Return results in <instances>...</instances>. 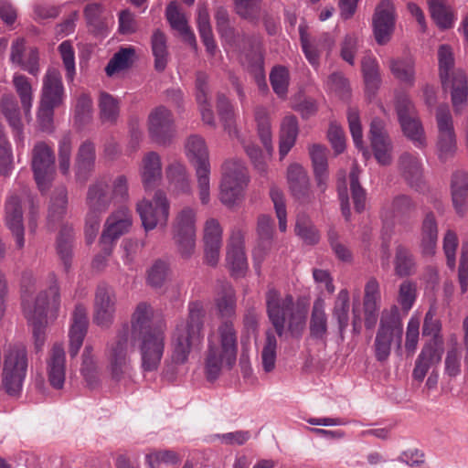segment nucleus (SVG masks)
<instances>
[{
  "label": "nucleus",
  "instance_id": "6e6d98bb",
  "mask_svg": "<svg viewBox=\"0 0 468 468\" xmlns=\"http://www.w3.org/2000/svg\"><path fill=\"white\" fill-rule=\"evenodd\" d=\"M153 55L154 57V68L158 71L165 69L168 61L166 37L159 29L154 31L151 38Z\"/></svg>",
  "mask_w": 468,
  "mask_h": 468
},
{
  "label": "nucleus",
  "instance_id": "864d4df0",
  "mask_svg": "<svg viewBox=\"0 0 468 468\" xmlns=\"http://www.w3.org/2000/svg\"><path fill=\"white\" fill-rule=\"evenodd\" d=\"M349 292L346 289H342L335 301L333 308V317L336 320L339 332L342 334L349 324Z\"/></svg>",
  "mask_w": 468,
  "mask_h": 468
},
{
  "label": "nucleus",
  "instance_id": "09e8293b",
  "mask_svg": "<svg viewBox=\"0 0 468 468\" xmlns=\"http://www.w3.org/2000/svg\"><path fill=\"white\" fill-rule=\"evenodd\" d=\"M73 229L70 226H63L59 230L57 239V252L62 261L65 271H69L72 260Z\"/></svg>",
  "mask_w": 468,
  "mask_h": 468
},
{
  "label": "nucleus",
  "instance_id": "a878e982",
  "mask_svg": "<svg viewBox=\"0 0 468 468\" xmlns=\"http://www.w3.org/2000/svg\"><path fill=\"white\" fill-rule=\"evenodd\" d=\"M96 149L90 141H85L78 148L74 170L76 180L85 183L95 169Z\"/></svg>",
  "mask_w": 468,
  "mask_h": 468
},
{
  "label": "nucleus",
  "instance_id": "cd10ccee",
  "mask_svg": "<svg viewBox=\"0 0 468 468\" xmlns=\"http://www.w3.org/2000/svg\"><path fill=\"white\" fill-rule=\"evenodd\" d=\"M287 180L292 196L301 203L311 201L309 177L299 164H292L287 169Z\"/></svg>",
  "mask_w": 468,
  "mask_h": 468
},
{
  "label": "nucleus",
  "instance_id": "9d476101",
  "mask_svg": "<svg viewBox=\"0 0 468 468\" xmlns=\"http://www.w3.org/2000/svg\"><path fill=\"white\" fill-rule=\"evenodd\" d=\"M136 211L145 231L165 228L170 215V202L165 192L157 190L152 200L144 198L136 205Z\"/></svg>",
  "mask_w": 468,
  "mask_h": 468
},
{
  "label": "nucleus",
  "instance_id": "2eb2a0df",
  "mask_svg": "<svg viewBox=\"0 0 468 468\" xmlns=\"http://www.w3.org/2000/svg\"><path fill=\"white\" fill-rule=\"evenodd\" d=\"M438 128L437 149L441 159H447L456 151L453 120L447 105H440L435 113Z\"/></svg>",
  "mask_w": 468,
  "mask_h": 468
},
{
  "label": "nucleus",
  "instance_id": "6ab92c4d",
  "mask_svg": "<svg viewBox=\"0 0 468 468\" xmlns=\"http://www.w3.org/2000/svg\"><path fill=\"white\" fill-rule=\"evenodd\" d=\"M396 25L395 8L390 2H381L376 7L372 28L376 42L378 45L388 44L394 33Z\"/></svg>",
  "mask_w": 468,
  "mask_h": 468
},
{
  "label": "nucleus",
  "instance_id": "4d7b16f0",
  "mask_svg": "<svg viewBox=\"0 0 468 468\" xmlns=\"http://www.w3.org/2000/svg\"><path fill=\"white\" fill-rule=\"evenodd\" d=\"M430 12L436 25L441 29L453 27L456 16L452 9L445 2H429Z\"/></svg>",
  "mask_w": 468,
  "mask_h": 468
},
{
  "label": "nucleus",
  "instance_id": "49530a36",
  "mask_svg": "<svg viewBox=\"0 0 468 468\" xmlns=\"http://www.w3.org/2000/svg\"><path fill=\"white\" fill-rule=\"evenodd\" d=\"M68 208V190L65 186L56 187L50 198L48 220L49 223H57L62 220Z\"/></svg>",
  "mask_w": 468,
  "mask_h": 468
},
{
  "label": "nucleus",
  "instance_id": "c85d7f7f",
  "mask_svg": "<svg viewBox=\"0 0 468 468\" xmlns=\"http://www.w3.org/2000/svg\"><path fill=\"white\" fill-rule=\"evenodd\" d=\"M111 201L112 199L108 196L107 182L102 179L95 181L89 186L87 191V214L101 217L108 209Z\"/></svg>",
  "mask_w": 468,
  "mask_h": 468
},
{
  "label": "nucleus",
  "instance_id": "5fc2aeb1",
  "mask_svg": "<svg viewBox=\"0 0 468 468\" xmlns=\"http://www.w3.org/2000/svg\"><path fill=\"white\" fill-rule=\"evenodd\" d=\"M389 69L395 78L409 85H413L415 80V63L411 58L390 59Z\"/></svg>",
  "mask_w": 468,
  "mask_h": 468
},
{
  "label": "nucleus",
  "instance_id": "7ed1b4c3",
  "mask_svg": "<svg viewBox=\"0 0 468 468\" xmlns=\"http://www.w3.org/2000/svg\"><path fill=\"white\" fill-rule=\"evenodd\" d=\"M218 344L208 336L204 371L208 381L218 379L224 368L235 365L238 353L237 333L232 322L225 321L218 328Z\"/></svg>",
  "mask_w": 468,
  "mask_h": 468
},
{
  "label": "nucleus",
  "instance_id": "e2e57ef3",
  "mask_svg": "<svg viewBox=\"0 0 468 468\" xmlns=\"http://www.w3.org/2000/svg\"><path fill=\"white\" fill-rule=\"evenodd\" d=\"M217 107L218 115L224 122L225 130L229 133V136L241 140L239 133L234 123L232 106L224 95L218 96Z\"/></svg>",
  "mask_w": 468,
  "mask_h": 468
},
{
  "label": "nucleus",
  "instance_id": "20e7f679",
  "mask_svg": "<svg viewBox=\"0 0 468 468\" xmlns=\"http://www.w3.org/2000/svg\"><path fill=\"white\" fill-rule=\"evenodd\" d=\"M204 310L201 303H189L188 317L180 321L172 338V361L183 365L187 362L189 355L202 346Z\"/></svg>",
  "mask_w": 468,
  "mask_h": 468
},
{
  "label": "nucleus",
  "instance_id": "37998d69",
  "mask_svg": "<svg viewBox=\"0 0 468 468\" xmlns=\"http://www.w3.org/2000/svg\"><path fill=\"white\" fill-rule=\"evenodd\" d=\"M196 98L198 103L202 121L206 124L214 127L216 124L215 117L210 104L207 101L208 85L207 76L205 73H197L196 79Z\"/></svg>",
  "mask_w": 468,
  "mask_h": 468
},
{
  "label": "nucleus",
  "instance_id": "39448f33",
  "mask_svg": "<svg viewBox=\"0 0 468 468\" xmlns=\"http://www.w3.org/2000/svg\"><path fill=\"white\" fill-rule=\"evenodd\" d=\"M130 328L123 324L118 330L116 336L108 342L105 348L107 369L112 379L120 381L129 377L133 369L131 354L132 346L129 344Z\"/></svg>",
  "mask_w": 468,
  "mask_h": 468
},
{
  "label": "nucleus",
  "instance_id": "338daca9",
  "mask_svg": "<svg viewBox=\"0 0 468 468\" xmlns=\"http://www.w3.org/2000/svg\"><path fill=\"white\" fill-rule=\"evenodd\" d=\"M416 210V204L406 195L395 197L390 205L391 216L398 220L410 218Z\"/></svg>",
  "mask_w": 468,
  "mask_h": 468
},
{
  "label": "nucleus",
  "instance_id": "4c0bfd02",
  "mask_svg": "<svg viewBox=\"0 0 468 468\" xmlns=\"http://www.w3.org/2000/svg\"><path fill=\"white\" fill-rule=\"evenodd\" d=\"M169 188L176 195L191 194L192 187L186 167L179 162L171 163L165 170Z\"/></svg>",
  "mask_w": 468,
  "mask_h": 468
},
{
  "label": "nucleus",
  "instance_id": "680f3d73",
  "mask_svg": "<svg viewBox=\"0 0 468 468\" xmlns=\"http://www.w3.org/2000/svg\"><path fill=\"white\" fill-rule=\"evenodd\" d=\"M135 50L133 48H121L109 61L105 68L108 76H112L116 72L129 68L133 63Z\"/></svg>",
  "mask_w": 468,
  "mask_h": 468
},
{
  "label": "nucleus",
  "instance_id": "4be33fe9",
  "mask_svg": "<svg viewBox=\"0 0 468 468\" xmlns=\"http://www.w3.org/2000/svg\"><path fill=\"white\" fill-rule=\"evenodd\" d=\"M369 137L374 155L380 165L391 163V142L387 134L385 123L380 119H373L370 123Z\"/></svg>",
  "mask_w": 468,
  "mask_h": 468
},
{
  "label": "nucleus",
  "instance_id": "bb28decb",
  "mask_svg": "<svg viewBox=\"0 0 468 468\" xmlns=\"http://www.w3.org/2000/svg\"><path fill=\"white\" fill-rule=\"evenodd\" d=\"M47 373L52 388L56 389L63 388L66 378V355L60 344L54 345L51 349L47 361Z\"/></svg>",
  "mask_w": 468,
  "mask_h": 468
},
{
  "label": "nucleus",
  "instance_id": "aec40b11",
  "mask_svg": "<svg viewBox=\"0 0 468 468\" xmlns=\"http://www.w3.org/2000/svg\"><path fill=\"white\" fill-rule=\"evenodd\" d=\"M150 136L159 144H165L175 135V122L172 112L164 106H158L148 116Z\"/></svg>",
  "mask_w": 468,
  "mask_h": 468
},
{
  "label": "nucleus",
  "instance_id": "f3484780",
  "mask_svg": "<svg viewBox=\"0 0 468 468\" xmlns=\"http://www.w3.org/2000/svg\"><path fill=\"white\" fill-rule=\"evenodd\" d=\"M141 341V367L144 372L155 371L161 362L165 350V335L163 332H154L138 337Z\"/></svg>",
  "mask_w": 468,
  "mask_h": 468
},
{
  "label": "nucleus",
  "instance_id": "8fccbe9b",
  "mask_svg": "<svg viewBox=\"0 0 468 468\" xmlns=\"http://www.w3.org/2000/svg\"><path fill=\"white\" fill-rule=\"evenodd\" d=\"M100 118L102 122L113 124L120 115V100L113 95L101 91L99 97Z\"/></svg>",
  "mask_w": 468,
  "mask_h": 468
},
{
  "label": "nucleus",
  "instance_id": "774afa93",
  "mask_svg": "<svg viewBox=\"0 0 468 468\" xmlns=\"http://www.w3.org/2000/svg\"><path fill=\"white\" fill-rule=\"evenodd\" d=\"M170 269L167 262L155 261L147 271V283L154 288H161L169 279Z\"/></svg>",
  "mask_w": 468,
  "mask_h": 468
},
{
  "label": "nucleus",
  "instance_id": "f8f14e48",
  "mask_svg": "<svg viewBox=\"0 0 468 468\" xmlns=\"http://www.w3.org/2000/svg\"><path fill=\"white\" fill-rule=\"evenodd\" d=\"M197 209L185 207L179 210L174 219V239L183 257H190L196 248Z\"/></svg>",
  "mask_w": 468,
  "mask_h": 468
},
{
  "label": "nucleus",
  "instance_id": "a211bd4d",
  "mask_svg": "<svg viewBox=\"0 0 468 468\" xmlns=\"http://www.w3.org/2000/svg\"><path fill=\"white\" fill-rule=\"evenodd\" d=\"M132 222L131 211L124 205L109 216L101 237V243L107 254L111 252L110 245L129 230Z\"/></svg>",
  "mask_w": 468,
  "mask_h": 468
},
{
  "label": "nucleus",
  "instance_id": "423d86ee",
  "mask_svg": "<svg viewBox=\"0 0 468 468\" xmlns=\"http://www.w3.org/2000/svg\"><path fill=\"white\" fill-rule=\"evenodd\" d=\"M403 323L397 306L382 312L379 328L375 339V354L378 361H385L390 355L391 343L401 348Z\"/></svg>",
  "mask_w": 468,
  "mask_h": 468
},
{
  "label": "nucleus",
  "instance_id": "e433bc0d",
  "mask_svg": "<svg viewBox=\"0 0 468 468\" xmlns=\"http://www.w3.org/2000/svg\"><path fill=\"white\" fill-rule=\"evenodd\" d=\"M299 133V125L295 116L286 115L282 122L279 135V154L284 158L295 144Z\"/></svg>",
  "mask_w": 468,
  "mask_h": 468
},
{
  "label": "nucleus",
  "instance_id": "ddd939ff",
  "mask_svg": "<svg viewBox=\"0 0 468 468\" xmlns=\"http://www.w3.org/2000/svg\"><path fill=\"white\" fill-rule=\"evenodd\" d=\"M55 154L51 146L37 142L31 152V165L38 189L47 191L55 176Z\"/></svg>",
  "mask_w": 468,
  "mask_h": 468
},
{
  "label": "nucleus",
  "instance_id": "72a5a7b5",
  "mask_svg": "<svg viewBox=\"0 0 468 468\" xmlns=\"http://www.w3.org/2000/svg\"><path fill=\"white\" fill-rule=\"evenodd\" d=\"M301 45L306 59L314 67H317L320 61L321 54L325 50H330L334 45V40L327 33L321 35L310 42L304 33L301 30Z\"/></svg>",
  "mask_w": 468,
  "mask_h": 468
},
{
  "label": "nucleus",
  "instance_id": "f03ea898",
  "mask_svg": "<svg viewBox=\"0 0 468 468\" xmlns=\"http://www.w3.org/2000/svg\"><path fill=\"white\" fill-rule=\"evenodd\" d=\"M50 285L48 291L40 292L33 304L23 301L25 316L32 326L35 347L40 351L46 340L45 329L48 317L55 320L60 306L59 288L54 273L48 275Z\"/></svg>",
  "mask_w": 468,
  "mask_h": 468
},
{
  "label": "nucleus",
  "instance_id": "13d9d810",
  "mask_svg": "<svg viewBox=\"0 0 468 468\" xmlns=\"http://www.w3.org/2000/svg\"><path fill=\"white\" fill-rule=\"evenodd\" d=\"M438 61L441 85L445 87L450 79L452 78V74L456 72L453 71L454 58L452 49L449 45L443 44L439 47Z\"/></svg>",
  "mask_w": 468,
  "mask_h": 468
},
{
  "label": "nucleus",
  "instance_id": "58836bf2",
  "mask_svg": "<svg viewBox=\"0 0 468 468\" xmlns=\"http://www.w3.org/2000/svg\"><path fill=\"white\" fill-rule=\"evenodd\" d=\"M441 359V352L435 345L429 344L423 346L415 362V367L412 372L414 379L422 381L433 366L438 364Z\"/></svg>",
  "mask_w": 468,
  "mask_h": 468
},
{
  "label": "nucleus",
  "instance_id": "bf43d9fd",
  "mask_svg": "<svg viewBox=\"0 0 468 468\" xmlns=\"http://www.w3.org/2000/svg\"><path fill=\"white\" fill-rule=\"evenodd\" d=\"M13 84L16 93L19 96L25 115L27 118L30 116V110L33 103V92L31 84L26 76L18 73L14 75Z\"/></svg>",
  "mask_w": 468,
  "mask_h": 468
},
{
  "label": "nucleus",
  "instance_id": "c9c22d12",
  "mask_svg": "<svg viewBox=\"0 0 468 468\" xmlns=\"http://www.w3.org/2000/svg\"><path fill=\"white\" fill-rule=\"evenodd\" d=\"M399 169L411 187L420 189L422 184V164L420 158L412 154L404 153L399 157Z\"/></svg>",
  "mask_w": 468,
  "mask_h": 468
},
{
  "label": "nucleus",
  "instance_id": "79ce46f5",
  "mask_svg": "<svg viewBox=\"0 0 468 468\" xmlns=\"http://www.w3.org/2000/svg\"><path fill=\"white\" fill-rule=\"evenodd\" d=\"M451 188L454 208L459 215H463L468 200V175L463 171L455 172L452 177Z\"/></svg>",
  "mask_w": 468,
  "mask_h": 468
},
{
  "label": "nucleus",
  "instance_id": "a18cd8bd",
  "mask_svg": "<svg viewBox=\"0 0 468 468\" xmlns=\"http://www.w3.org/2000/svg\"><path fill=\"white\" fill-rule=\"evenodd\" d=\"M361 69L366 92L368 97H372L376 94L381 83L379 67L376 58L372 55L365 56L361 61Z\"/></svg>",
  "mask_w": 468,
  "mask_h": 468
},
{
  "label": "nucleus",
  "instance_id": "dca6fc26",
  "mask_svg": "<svg viewBox=\"0 0 468 468\" xmlns=\"http://www.w3.org/2000/svg\"><path fill=\"white\" fill-rule=\"evenodd\" d=\"M117 298L114 290L105 284L97 286L93 303V323L107 329L114 321Z\"/></svg>",
  "mask_w": 468,
  "mask_h": 468
},
{
  "label": "nucleus",
  "instance_id": "b1692460",
  "mask_svg": "<svg viewBox=\"0 0 468 468\" xmlns=\"http://www.w3.org/2000/svg\"><path fill=\"white\" fill-rule=\"evenodd\" d=\"M65 99V89L58 69L49 68L43 77L41 101L60 106Z\"/></svg>",
  "mask_w": 468,
  "mask_h": 468
},
{
  "label": "nucleus",
  "instance_id": "2f4dec72",
  "mask_svg": "<svg viewBox=\"0 0 468 468\" xmlns=\"http://www.w3.org/2000/svg\"><path fill=\"white\" fill-rule=\"evenodd\" d=\"M274 224L271 217L261 215L257 224V245L253 250L254 260L261 261L272 245Z\"/></svg>",
  "mask_w": 468,
  "mask_h": 468
},
{
  "label": "nucleus",
  "instance_id": "ea45409f",
  "mask_svg": "<svg viewBox=\"0 0 468 468\" xmlns=\"http://www.w3.org/2000/svg\"><path fill=\"white\" fill-rule=\"evenodd\" d=\"M165 16L170 27L177 31L187 43L196 47V37L188 26L187 18L185 14L178 9L175 2H171L167 5Z\"/></svg>",
  "mask_w": 468,
  "mask_h": 468
},
{
  "label": "nucleus",
  "instance_id": "5701e85b",
  "mask_svg": "<svg viewBox=\"0 0 468 468\" xmlns=\"http://www.w3.org/2000/svg\"><path fill=\"white\" fill-rule=\"evenodd\" d=\"M89 325L88 312L85 305L76 304L71 317V324L69 331V355L77 356L87 334Z\"/></svg>",
  "mask_w": 468,
  "mask_h": 468
},
{
  "label": "nucleus",
  "instance_id": "3c124183",
  "mask_svg": "<svg viewBox=\"0 0 468 468\" xmlns=\"http://www.w3.org/2000/svg\"><path fill=\"white\" fill-rule=\"evenodd\" d=\"M417 265L412 253L404 246L396 248L394 260V271L399 277H407L416 272Z\"/></svg>",
  "mask_w": 468,
  "mask_h": 468
},
{
  "label": "nucleus",
  "instance_id": "473e14b6",
  "mask_svg": "<svg viewBox=\"0 0 468 468\" xmlns=\"http://www.w3.org/2000/svg\"><path fill=\"white\" fill-rule=\"evenodd\" d=\"M153 316L154 310L150 304L142 302L136 305L131 319V329L133 338L136 339L154 332H161L152 328Z\"/></svg>",
  "mask_w": 468,
  "mask_h": 468
},
{
  "label": "nucleus",
  "instance_id": "0e129e2a",
  "mask_svg": "<svg viewBox=\"0 0 468 468\" xmlns=\"http://www.w3.org/2000/svg\"><path fill=\"white\" fill-rule=\"evenodd\" d=\"M277 339L271 331L266 333V340L261 351V366L265 373L272 372L276 365Z\"/></svg>",
  "mask_w": 468,
  "mask_h": 468
},
{
  "label": "nucleus",
  "instance_id": "0eeeda50",
  "mask_svg": "<svg viewBox=\"0 0 468 468\" xmlns=\"http://www.w3.org/2000/svg\"><path fill=\"white\" fill-rule=\"evenodd\" d=\"M219 199L227 207H233L244 197L249 176L244 163L239 159L226 161L222 166Z\"/></svg>",
  "mask_w": 468,
  "mask_h": 468
},
{
  "label": "nucleus",
  "instance_id": "a19ab883",
  "mask_svg": "<svg viewBox=\"0 0 468 468\" xmlns=\"http://www.w3.org/2000/svg\"><path fill=\"white\" fill-rule=\"evenodd\" d=\"M452 90V101L456 113L460 112L467 101L468 95V81L464 71L457 70L452 74V78L450 79L448 84L443 87L447 90Z\"/></svg>",
  "mask_w": 468,
  "mask_h": 468
},
{
  "label": "nucleus",
  "instance_id": "1a4fd4ad",
  "mask_svg": "<svg viewBox=\"0 0 468 468\" xmlns=\"http://www.w3.org/2000/svg\"><path fill=\"white\" fill-rule=\"evenodd\" d=\"M27 357L24 347L9 346L5 353L2 388L10 396L18 395L27 375Z\"/></svg>",
  "mask_w": 468,
  "mask_h": 468
},
{
  "label": "nucleus",
  "instance_id": "c756f323",
  "mask_svg": "<svg viewBox=\"0 0 468 468\" xmlns=\"http://www.w3.org/2000/svg\"><path fill=\"white\" fill-rule=\"evenodd\" d=\"M381 294L379 283L375 278H371L365 285L364 294V312H365V326L371 329L376 325L378 311L380 308Z\"/></svg>",
  "mask_w": 468,
  "mask_h": 468
},
{
  "label": "nucleus",
  "instance_id": "052dcab7",
  "mask_svg": "<svg viewBox=\"0 0 468 468\" xmlns=\"http://www.w3.org/2000/svg\"><path fill=\"white\" fill-rule=\"evenodd\" d=\"M255 120L258 126V133L266 151L272 153V134L268 112L265 108L259 107L255 111Z\"/></svg>",
  "mask_w": 468,
  "mask_h": 468
},
{
  "label": "nucleus",
  "instance_id": "c03bdc74",
  "mask_svg": "<svg viewBox=\"0 0 468 468\" xmlns=\"http://www.w3.org/2000/svg\"><path fill=\"white\" fill-rule=\"evenodd\" d=\"M438 228L435 216L430 212L425 215L421 226L420 248L423 255L432 256L436 251Z\"/></svg>",
  "mask_w": 468,
  "mask_h": 468
},
{
  "label": "nucleus",
  "instance_id": "603ef678",
  "mask_svg": "<svg viewBox=\"0 0 468 468\" xmlns=\"http://www.w3.org/2000/svg\"><path fill=\"white\" fill-rule=\"evenodd\" d=\"M218 314L222 318H231L236 314V295L232 286L229 283L222 285L221 292L216 299Z\"/></svg>",
  "mask_w": 468,
  "mask_h": 468
},
{
  "label": "nucleus",
  "instance_id": "de8ad7c7",
  "mask_svg": "<svg viewBox=\"0 0 468 468\" xmlns=\"http://www.w3.org/2000/svg\"><path fill=\"white\" fill-rule=\"evenodd\" d=\"M1 111L12 127L15 136L20 139L23 124L20 119L19 108L16 98L12 94H4L0 103Z\"/></svg>",
  "mask_w": 468,
  "mask_h": 468
},
{
  "label": "nucleus",
  "instance_id": "6e6552de",
  "mask_svg": "<svg viewBox=\"0 0 468 468\" xmlns=\"http://www.w3.org/2000/svg\"><path fill=\"white\" fill-rule=\"evenodd\" d=\"M185 147L187 157L195 163L200 202L202 205H207L210 201V164L205 140L199 135H191L187 138Z\"/></svg>",
  "mask_w": 468,
  "mask_h": 468
},
{
  "label": "nucleus",
  "instance_id": "f704fd0d",
  "mask_svg": "<svg viewBox=\"0 0 468 468\" xmlns=\"http://www.w3.org/2000/svg\"><path fill=\"white\" fill-rule=\"evenodd\" d=\"M310 336L317 341L325 342L328 334V320L325 303L322 298L314 302L309 323Z\"/></svg>",
  "mask_w": 468,
  "mask_h": 468
},
{
  "label": "nucleus",
  "instance_id": "393cba45",
  "mask_svg": "<svg viewBox=\"0 0 468 468\" xmlns=\"http://www.w3.org/2000/svg\"><path fill=\"white\" fill-rule=\"evenodd\" d=\"M309 155L312 160L316 187L321 195L327 189L329 179L327 148L319 144H311L308 147Z\"/></svg>",
  "mask_w": 468,
  "mask_h": 468
},
{
  "label": "nucleus",
  "instance_id": "69168bd1",
  "mask_svg": "<svg viewBox=\"0 0 468 468\" xmlns=\"http://www.w3.org/2000/svg\"><path fill=\"white\" fill-rule=\"evenodd\" d=\"M270 81L273 91L280 98H285L288 92L290 73L283 66H275L270 73Z\"/></svg>",
  "mask_w": 468,
  "mask_h": 468
},
{
  "label": "nucleus",
  "instance_id": "9b49d317",
  "mask_svg": "<svg viewBox=\"0 0 468 468\" xmlns=\"http://www.w3.org/2000/svg\"><path fill=\"white\" fill-rule=\"evenodd\" d=\"M26 205H28L30 209L34 208V199L27 186H22L18 192L12 193L5 204L6 226L16 237V246L20 249L25 245L22 207Z\"/></svg>",
  "mask_w": 468,
  "mask_h": 468
},
{
  "label": "nucleus",
  "instance_id": "412c9836",
  "mask_svg": "<svg viewBox=\"0 0 468 468\" xmlns=\"http://www.w3.org/2000/svg\"><path fill=\"white\" fill-rule=\"evenodd\" d=\"M227 263L234 277H241L248 269L244 250V232L238 228L231 230L227 247Z\"/></svg>",
  "mask_w": 468,
  "mask_h": 468
},
{
  "label": "nucleus",
  "instance_id": "f257e3e1",
  "mask_svg": "<svg viewBox=\"0 0 468 468\" xmlns=\"http://www.w3.org/2000/svg\"><path fill=\"white\" fill-rule=\"evenodd\" d=\"M266 306L269 319L279 336L283 335L286 325L292 337L302 336L307 311L296 304L292 295L282 296L277 290L270 288L266 293Z\"/></svg>",
  "mask_w": 468,
  "mask_h": 468
},
{
  "label": "nucleus",
  "instance_id": "4468645a",
  "mask_svg": "<svg viewBox=\"0 0 468 468\" xmlns=\"http://www.w3.org/2000/svg\"><path fill=\"white\" fill-rule=\"evenodd\" d=\"M397 113L405 136L420 149L426 146L424 130L420 122L412 101L407 97H399L397 101Z\"/></svg>",
  "mask_w": 468,
  "mask_h": 468
},
{
  "label": "nucleus",
  "instance_id": "7c9ffc66",
  "mask_svg": "<svg viewBox=\"0 0 468 468\" xmlns=\"http://www.w3.org/2000/svg\"><path fill=\"white\" fill-rule=\"evenodd\" d=\"M163 175L160 155L155 152H149L144 154L140 168V176L145 190L155 187L160 182Z\"/></svg>",
  "mask_w": 468,
  "mask_h": 468
}]
</instances>
